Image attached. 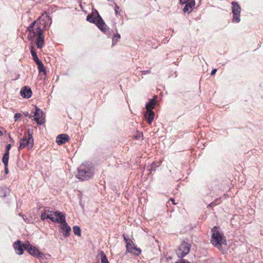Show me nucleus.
Here are the masks:
<instances>
[{
	"mask_svg": "<svg viewBox=\"0 0 263 263\" xmlns=\"http://www.w3.org/2000/svg\"><path fill=\"white\" fill-rule=\"evenodd\" d=\"M86 20L91 23L95 24L98 28L108 37L111 35V31L96 10H95V12H93V13L87 16Z\"/></svg>",
	"mask_w": 263,
	"mask_h": 263,
	"instance_id": "obj_1",
	"label": "nucleus"
},
{
	"mask_svg": "<svg viewBox=\"0 0 263 263\" xmlns=\"http://www.w3.org/2000/svg\"><path fill=\"white\" fill-rule=\"evenodd\" d=\"M94 175V168L89 164L82 163L78 168L77 178L81 180H87L92 177Z\"/></svg>",
	"mask_w": 263,
	"mask_h": 263,
	"instance_id": "obj_2",
	"label": "nucleus"
},
{
	"mask_svg": "<svg viewBox=\"0 0 263 263\" xmlns=\"http://www.w3.org/2000/svg\"><path fill=\"white\" fill-rule=\"evenodd\" d=\"M211 243L215 247L220 249L222 244L226 243V239L223 233L218 230L217 227H214L211 230Z\"/></svg>",
	"mask_w": 263,
	"mask_h": 263,
	"instance_id": "obj_3",
	"label": "nucleus"
},
{
	"mask_svg": "<svg viewBox=\"0 0 263 263\" xmlns=\"http://www.w3.org/2000/svg\"><path fill=\"white\" fill-rule=\"evenodd\" d=\"M157 96H155L153 99L149 100L145 105L146 111L144 112V116L147 123L151 125L154 119L155 112L153 109L157 103Z\"/></svg>",
	"mask_w": 263,
	"mask_h": 263,
	"instance_id": "obj_4",
	"label": "nucleus"
},
{
	"mask_svg": "<svg viewBox=\"0 0 263 263\" xmlns=\"http://www.w3.org/2000/svg\"><path fill=\"white\" fill-rule=\"evenodd\" d=\"M36 36V45L39 49H41L44 45V36L43 34V31L40 26L36 28L35 31H33V34L29 33L28 39L29 41H33Z\"/></svg>",
	"mask_w": 263,
	"mask_h": 263,
	"instance_id": "obj_5",
	"label": "nucleus"
},
{
	"mask_svg": "<svg viewBox=\"0 0 263 263\" xmlns=\"http://www.w3.org/2000/svg\"><path fill=\"white\" fill-rule=\"evenodd\" d=\"M28 136H24L20 140L18 151L23 149L25 147L28 148H32L33 146V138L32 136V130L28 129L27 130Z\"/></svg>",
	"mask_w": 263,
	"mask_h": 263,
	"instance_id": "obj_6",
	"label": "nucleus"
},
{
	"mask_svg": "<svg viewBox=\"0 0 263 263\" xmlns=\"http://www.w3.org/2000/svg\"><path fill=\"white\" fill-rule=\"evenodd\" d=\"M191 245L186 242L185 240H183L176 250V254L179 258H183L188 254L191 250Z\"/></svg>",
	"mask_w": 263,
	"mask_h": 263,
	"instance_id": "obj_7",
	"label": "nucleus"
},
{
	"mask_svg": "<svg viewBox=\"0 0 263 263\" xmlns=\"http://www.w3.org/2000/svg\"><path fill=\"white\" fill-rule=\"evenodd\" d=\"M231 4L232 5V11L233 13L232 22L238 23L240 21V13L241 7L238 3L235 1L232 2Z\"/></svg>",
	"mask_w": 263,
	"mask_h": 263,
	"instance_id": "obj_8",
	"label": "nucleus"
},
{
	"mask_svg": "<svg viewBox=\"0 0 263 263\" xmlns=\"http://www.w3.org/2000/svg\"><path fill=\"white\" fill-rule=\"evenodd\" d=\"M25 250H27L30 255L39 259H42L44 256V254L43 253L41 252L36 247L31 245L29 241H27Z\"/></svg>",
	"mask_w": 263,
	"mask_h": 263,
	"instance_id": "obj_9",
	"label": "nucleus"
},
{
	"mask_svg": "<svg viewBox=\"0 0 263 263\" xmlns=\"http://www.w3.org/2000/svg\"><path fill=\"white\" fill-rule=\"evenodd\" d=\"M35 111L33 112L34 120L36 121L37 124L42 125L45 123V115L43 111L35 106Z\"/></svg>",
	"mask_w": 263,
	"mask_h": 263,
	"instance_id": "obj_10",
	"label": "nucleus"
},
{
	"mask_svg": "<svg viewBox=\"0 0 263 263\" xmlns=\"http://www.w3.org/2000/svg\"><path fill=\"white\" fill-rule=\"evenodd\" d=\"M27 241L25 243H23L20 240L15 241L13 243V248L16 253L19 255H22L24 253V249L25 250V247L27 246Z\"/></svg>",
	"mask_w": 263,
	"mask_h": 263,
	"instance_id": "obj_11",
	"label": "nucleus"
},
{
	"mask_svg": "<svg viewBox=\"0 0 263 263\" xmlns=\"http://www.w3.org/2000/svg\"><path fill=\"white\" fill-rule=\"evenodd\" d=\"M60 222H61L60 224V228L61 229V232L63 233V235L65 238H67L69 236L70 233L71 231V228L68 224L66 220H63L61 219Z\"/></svg>",
	"mask_w": 263,
	"mask_h": 263,
	"instance_id": "obj_12",
	"label": "nucleus"
},
{
	"mask_svg": "<svg viewBox=\"0 0 263 263\" xmlns=\"http://www.w3.org/2000/svg\"><path fill=\"white\" fill-rule=\"evenodd\" d=\"M20 94L24 98L28 99L32 96V90L29 86L23 87L21 91Z\"/></svg>",
	"mask_w": 263,
	"mask_h": 263,
	"instance_id": "obj_13",
	"label": "nucleus"
},
{
	"mask_svg": "<svg viewBox=\"0 0 263 263\" xmlns=\"http://www.w3.org/2000/svg\"><path fill=\"white\" fill-rule=\"evenodd\" d=\"M69 140V137L67 134H61L57 136L56 142L58 145H60L65 143Z\"/></svg>",
	"mask_w": 263,
	"mask_h": 263,
	"instance_id": "obj_14",
	"label": "nucleus"
},
{
	"mask_svg": "<svg viewBox=\"0 0 263 263\" xmlns=\"http://www.w3.org/2000/svg\"><path fill=\"white\" fill-rule=\"evenodd\" d=\"M184 4L185 5V6L183 9V12L189 14L192 11L195 5V0H192L191 2H187Z\"/></svg>",
	"mask_w": 263,
	"mask_h": 263,
	"instance_id": "obj_15",
	"label": "nucleus"
},
{
	"mask_svg": "<svg viewBox=\"0 0 263 263\" xmlns=\"http://www.w3.org/2000/svg\"><path fill=\"white\" fill-rule=\"evenodd\" d=\"M53 213L54 215L56 217V218L54 217V219L58 220V221H54V223H58L61 224V222H60L61 220V219H62L63 220H66V217L65 214H63L60 211H56L55 212H53Z\"/></svg>",
	"mask_w": 263,
	"mask_h": 263,
	"instance_id": "obj_16",
	"label": "nucleus"
},
{
	"mask_svg": "<svg viewBox=\"0 0 263 263\" xmlns=\"http://www.w3.org/2000/svg\"><path fill=\"white\" fill-rule=\"evenodd\" d=\"M9 193V189L7 188L6 186H1L0 187V197H5L7 196V195Z\"/></svg>",
	"mask_w": 263,
	"mask_h": 263,
	"instance_id": "obj_17",
	"label": "nucleus"
},
{
	"mask_svg": "<svg viewBox=\"0 0 263 263\" xmlns=\"http://www.w3.org/2000/svg\"><path fill=\"white\" fill-rule=\"evenodd\" d=\"M37 68L40 73L41 74V76L44 75L45 77H46V71L44 64L43 63L41 65L37 66Z\"/></svg>",
	"mask_w": 263,
	"mask_h": 263,
	"instance_id": "obj_18",
	"label": "nucleus"
},
{
	"mask_svg": "<svg viewBox=\"0 0 263 263\" xmlns=\"http://www.w3.org/2000/svg\"><path fill=\"white\" fill-rule=\"evenodd\" d=\"M53 211H50L49 210H45L44 212H43L41 215V219L43 221H44L45 219H47V216H48V213H53Z\"/></svg>",
	"mask_w": 263,
	"mask_h": 263,
	"instance_id": "obj_19",
	"label": "nucleus"
},
{
	"mask_svg": "<svg viewBox=\"0 0 263 263\" xmlns=\"http://www.w3.org/2000/svg\"><path fill=\"white\" fill-rule=\"evenodd\" d=\"M134 247L135 246L133 242V243L128 242L126 243V251L129 253H133V248H134Z\"/></svg>",
	"mask_w": 263,
	"mask_h": 263,
	"instance_id": "obj_20",
	"label": "nucleus"
},
{
	"mask_svg": "<svg viewBox=\"0 0 263 263\" xmlns=\"http://www.w3.org/2000/svg\"><path fill=\"white\" fill-rule=\"evenodd\" d=\"M101 263H109L107 256L103 251L100 252Z\"/></svg>",
	"mask_w": 263,
	"mask_h": 263,
	"instance_id": "obj_21",
	"label": "nucleus"
},
{
	"mask_svg": "<svg viewBox=\"0 0 263 263\" xmlns=\"http://www.w3.org/2000/svg\"><path fill=\"white\" fill-rule=\"evenodd\" d=\"M73 232L74 235L80 236L81 234V230L80 228L78 226H74L73 227Z\"/></svg>",
	"mask_w": 263,
	"mask_h": 263,
	"instance_id": "obj_22",
	"label": "nucleus"
},
{
	"mask_svg": "<svg viewBox=\"0 0 263 263\" xmlns=\"http://www.w3.org/2000/svg\"><path fill=\"white\" fill-rule=\"evenodd\" d=\"M9 158V154L5 153L2 158V162L4 165L8 164Z\"/></svg>",
	"mask_w": 263,
	"mask_h": 263,
	"instance_id": "obj_23",
	"label": "nucleus"
},
{
	"mask_svg": "<svg viewBox=\"0 0 263 263\" xmlns=\"http://www.w3.org/2000/svg\"><path fill=\"white\" fill-rule=\"evenodd\" d=\"M30 52L32 56V58L33 60H35L36 59L37 60L39 59L36 52L34 49V48L32 46L30 47Z\"/></svg>",
	"mask_w": 263,
	"mask_h": 263,
	"instance_id": "obj_24",
	"label": "nucleus"
},
{
	"mask_svg": "<svg viewBox=\"0 0 263 263\" xmlns=\"http://www.w3.org/2000/svg\"><path fill=\"white\" fill-rule=\"evenodd\" d=\"M36 23V21H33L32 22L28 27L27 28V30L29 31V33H31V34H33V31H35L36 29H33V27Z\"/></svg>",
	"mask_w": 263,
	"mask_h": 263,
	"instance_id": "obj_25",
	"label": "nucleus"
},
{
	"mask_svg": "<svg viewBox=\"0 0 263 263\" xmlns=\"http://www.w3.org/2000/svg\"><path fill=\"white\" fill-rule=\"evenodd\" d=\"M121 37L120 35L118 33H114L112 37V44H115Z\"/></svg>",
	"mask_w": 263,
	"mask_h": 263,
	"instance_id": "obj_26",
	"label": "nucleus"
},
{
	"mask_svg": "<svg viewBox=\"0 0 263 263\" xmlns=\"http://www.w3.org/2000/svg\"><path fill=\"white\" fill-rule=\"evenodd\" d=\"M53 213H48V216H47V219H50L53 222H54V221H58V220L54 219V217L53 216Z\"/></svg>",
	"mask_w": 263,
	"mask_h": 263,
	"instance_id": "obj_27",
	"label": "nucleus"
},
{
	"mask_svg": "<svg viewBox=\"0 0 263 263\" xmlns=\"http://www.w3.org/2000/svg\"><path fill=\"white\" fill-rule=\"evenodd\" d=\"M115 11L116 15H118L120 13V7L116 4H115Z\"/></svg>",
	"mask_w": 263,
	"mask_h": 263,
	"instance_id": "obj_28",
	"label": "nucleus"
},
{
	"mask_svg": "<svg viewBox=\"0 0 263 263\" xmlns=\"http://www.w3.org/2000/svg\"><path fill=\"white\" fill-rule=\"evenodd\" d=\"M123 236L126 243H127L128 242H129L130 243H133V241L131 239H129L128 237L126 236L125 234H123Z\"/></svg>",
	"mask_w": 263,
	"mask_h": 263,
	"instance_id": "obj_29",
	"label": "nucleus"
},
{
	"mask_svg": "<svg viewBox=\"0 0 263 263\" xmlns=\"http://www.w3.org/2000/svg\"><path fill=\"white\" fill-rule=\"evenodd\" d=\"M134 248L133 250H135L137 252V253H135V254L137 256L139 255V254L141 252V250L140 248H137L136 246L134 247V248Z\"/></svg>",
	"mask_w": 263,
	"mask_h": 263,
	"instance_id": "obj_30",
	"label": "nucleus"
},
{
	"mask_svg": "<svg viewBox=\"0 0 263 263\" xmlns=\"http://www.w3.org/2000/svg\"><path fill=\"white\" fill-rule=\"evenodd\" d=\"M155 165H156V163L155 162H153L152 164L151 168L149 169V171H150L151 173L153 171H155Z\"/></svg>",
	"mask_w": 263,
	"mask_h": 263,
	"instance_id": "obj_31",
	"label": "nucleus"
},
{
	"mask_svg": "<svg viewBox=\"0 0 263 263\" xmlns=\"http://www.w3.org/2000/svg\"><path fill=\"white\" fill-rule=\"evenodd\" d=\"M11 144H7L6 147L5 153L9 154V151H10V149H11Z\"/></svg>",
	"mask_w": 263,
	"mask_h": 263,
	"instance_id": "obj_32",
	"label": "nucleus"
},
{
	"mask_svg": "<svg viewBox=\"0 0 263 263\" xmlns=\"http://www.w3.org/2000/svg\"><path fill=\"white\" fill-rule=\"evenodd\" d=\"M21 117V114H20V113H16L14 115V119L15 120V121H17V119H18L19 118H20Z\"/></svg>",
	"mask_w": 263,
	"mask_h": 263,
	"instance_id": "obj_33",
	"label": "nucleus"
},
{
	"mask_svg": "<svg viewBox=\"0 0 263 263\" xmlns=\"http://www.w3.org/2000/svg\"><path fill=\"white\" fill-rule=\"evenodd\" d=\"M34 61L35 63V64L37 65V66L40 65L42 64H43V62L39 59H38L37 60L36 59Z\"/></svg>",
	"mask_w": 263,
	"mask_h": 263,
	"instance_id": "obj_34",
	"label": "nucleus"
},
{
	"mask_svg": "<svg viewBox=\"0 0 263 263\" xmlns=\"http://www.w3.org/2000/svg\"><path fill=\"white\" fill-rule=\"evenodd\" d=\"M4 167H5V173L6 174H8V173H9L8 164L4 165Z\"/></svg>",
	"mask_w": 263,
	"mask_h": 263,
	"instance_id": "obj_35",
	"label": "nucleus"
},
{
	"mask_svg": "<svg viewBox=\"0 0 263 263\" xmlns=\"http://www.w3.org/2000/svg\"><path fill=\"white\" fill-rule=\"evenodd\" d=\"M175 263H191L190 262L187 261L185 259H181L180 261H177Z\"/></svg>",
	"mask_w": 263,
	"mask_h": 263,
	"instance_id": "obj_36",
	"label": "nucleus"
},
{
	"mask_svg": "<svg viewBox=\"0 0 263 263\" xmlns=\"http://www.w3.org/2000/svg\"><path fill=\"white\" fill-rule=\"evenodd\" d=\"M24 115L26 117H28L29 118H31L32 116H30L28 111L24 112Z\"/></svg>",
	"mask_w": 263,
	"mask_h": 263,
	"instance_id": "obj_37",
	"label": "nucleus"
},
{
	"mask_svg": "<svg viewBox=\"0 0 263 263\" xmlns=\"http://www.w3.org/2000/svg\"><path fill=\"white\" fill-rule=\"evenodd\" d=\"M150 70H144V71H142V74H147V73H150Z\"/></svg>",
	"mask_w": 263,
	"mask_h": 263,
	"instance_id": "obj_38",
	"label": "nucleus"
},
{
	"mask_svg": "<svg viewBox=\"0 0 263 263\" xmlns=\"http://www.w3.org/2000/svg\"><path fill=\"white\" fill-rule=\"evenodd\" d=\"M216 71H217L216 69H213V70L211 71V75H212V76L214 75L216 73Z\"/></svg>",
	"mask_w": 263,
	"mask_h": 263,
	"instance_id": "obj_39",
	"label": "nucleus"
},
{
	"mask_svg": "<svg viewBox=\"0 0 263 263\" xmlns=\"http://www.w3.org/2000/svg\"><path fill=\"white\" fill-rule=\"evenodd\" d=\"M170 200H171V201L173 202V204H176V203H175V202H174V199L173 198H171L170 199Z\"/></svg>",
	"mask_w": 263,
	"mask_h": 263,
	"instance_id": "obj_40",
	"label": "nucleus"
},
{
	"mask_svg": "<svg viewBox=\"0 0 263 263\" xmlns=\"http://www.w3.org/2000/svg\"><path fill=\"white\" fill-rule=\"evenodd\" d=\"M10 141L11 142H14V140L11 137V136H9Z\"/></svg>",
	"mask_w": 263,
	"mask_h": 263,
	"instance_id": "obj_41",
	"label": "nucleus"
},
{
	"mask_svg": "<svg viewBox=\"0 0 263 263\" xmlns=\"http://www.w3.org/2000/svg\"><path fill=\"white\" fill-rule=\"evenodd\" d=\"M3 135V133L2 130H0V136H2Z\"/></svg>",
	"mask_w": 263,
	"mask_h": 263,
	"instance_id": "obj_42",
	"label": "nucleus"
}]
</instances>
